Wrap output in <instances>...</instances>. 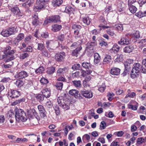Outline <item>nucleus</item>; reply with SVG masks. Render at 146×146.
<instances>
[{
    "label": "nucleus",
    "instance_id": "f257e3e1",
    "mask_svg": "<svg viewBox=\"0 0 146 146\" xmlns=\"http://www.w3.org/2000/svg\"><path fill=\"white\" fill-rule=\"evenodd\" d=\"M15 116L17 121L19 122L21 121L24 122L27 120V117L23 110L17 108L15 110Z\"/></svg>",
    "mask_w": 146,
    "mask_h": 146
},
{
    "label": "nucleus",
    "instance_id": "f03ea898",
    "mask_svg": "<svg viewBox=\"0 0 146 146\" xmlns=\"http://www.w3.org/2000/svg\"><path fill=\"white\" fill-rule=\"evenodd\" d=\"M132 69L139 73L141 71L143 73H146V58L142 60V66L138 63H134Z\"/></svg>",
    "mask_w": 146,
    "mask_h": 146
},
{
    "label": "nucleus",
    "instance_id": "7ed1b4c3",
    "mask_svg": "<svg viewBox=\"0 0 146 146\" xmlns=\"http://www.w3.org/2000/svg\"><path fill=\"white\" fill-rule=\"evenodd\" d=\"M55 56L56 61L58 62H62L65 59L66 54L64 52H62L56 54Z\"/></svg>",
    "mask_w": 146,
    "mask_h": 146
},
{
    "label": "nucleus",
    "instance_id": "20e7f679",
    "mask_svg": "<svg viewBox=\"0 0 146 146\" xmlns=\"http://www.w3.org/2000/svg\"><path fill=\"white\" fill-rule=\"evenodd\" d=\"M13 14L18 17H21L23 15V13L21 12L18 8L16 7H14L10 9Z\"/></svg>",
    "mask_w": 146,
    "mask_h": 146
},
{
    "label": "nucleus",
    "instance_id": "39448f33",
    "mask_svg": "<svg viewBox=\"0 0 146 146\" xmlns=\"http://www.w3.org/2000/svg\"><path fill=\"white\" fill-rule=\"evenodd\" d=\"M20 95V92L17 90H11L8 92V96L11 98H16Z\"/></svg>",
    "mask_w": 146,
    "mask_h": 146
},
{
    "label": "nucleus",
    "instance_id": "423d86ee",
    "mask_svg": "<svg viewBox=\"0 0 146 146\" xmlns=\"http://www.w3.org/2000/svg\"><path fill=\"white\" fill-rule=\"evenodd\" d=\"M130 38L127 36H125L122 38L118 42V43L121 45H128L130 44Z\"/></svg>",
    "mask_w": 146,
    "mask_h": 146
},
{
    "label": "nucleus",
    "instance_id": "0eeeda50",
    "mask_svg": "<svg viewBox=\"0 0 146 146\" xmlns=\"http://www.w3.org/2000/svg\"><path fill=\"white\" fill-rule=\"evenodd\" d=\"M96 45V43L95 42L88 43L87 44L86 50L91 53H93L94 52V46Z\"/></svg>",
    "mask_w": 146,
    "mask_h": 146
},
{
    "label": "nucleus",
    "instance_id": "6e6552de",
    "mask_svg": "<svg viewBox=\"0 0 146 146\" xmlns=\"http://www.w3.org/2000/svg\"><path fill=\"white\" fill-rule=\"evenodd\" d=\"M28 74L25 71H22L17 73L15 76V78L19 79L25 78L28 76Z\"/></svg>",
    "mask_w": 146,
    "mask_h": 146
},
{
    "label": "nucleus",
    "instance_id": "1a4fd4ad",
    "mask_svg": "<svg viewBox=\"0 0 146 146\" xmlns=\"http://www.w3.org/2000/svg\"><path fill=\"white\" fill-rule=\"evenodd\" d=\"M81 93L84 97L88 98H92L93 96L92 92L90 91L81 90Z\"/></svg>",
    "mask_w": 146,
    "mask_h": 146
},
{
    "label": "nucleus",
    "instance_id": "9d476101",
    "mask_svg": "<svg viewBox=\"0 0 146 146\" xmlns=\"http://www.w3.org/2000/svg\"><path fill=\"white\" fill-rule=\"evenodd\" d=\"M38 108L41 117L44 118L46 116V113L44 107L43 106L39 105L38 106Z\"/></svg>",
    "mask_w": 146,
    "mask_h": 146
},
{
    "label": "nucleus",
    "instance_id": "9b49d317",
    "mask_svg": "<svg viewBox=\"0 0 146 146\" xmlns=\"http://www.w3.org/2000/svg\"><path fill=\"white\" fill-rule=\"evenodd\" d=\"M69 93L70 94L74 96L76 98L80 99L82 98L80 94H79L78 91L76 90H71L69 91Z\"/></svg>",
    "mask_w": 146,
    "mask_h": 146
},
{
    "label": "nucleus",
    "instance_id": "f8f14e48",
    "mask_svg": "<svg viewBox=\"0 0 146 146\" xmlns=\"http://www.w3.org/2000/svg\"><path fill=\"white\" fill-rule=\"evenodd\" d=\"M134 49V46L132 45H127L125 46L123 49L124 52L129 53L132 52Z\"/></svg>",
    "mask_w": 146,
    "mask_h": 146
},
{
    "label": "nucleus",
    "instance_id": "ddd939ff",
    "mask_svg": "<svg viewBox=\"0 0 146 146\" xmlns=\"http://www.w3.org/2000/svg\"><path fill=\"white\" fill-rule=\"evenodd\" d=\"M82 48L81 46H79L77 47L76 49L73 50L72 53V56L77 57L79 53V52L82 50Z\"/></svg>",
    "mask_w": 146,
    "mask_h": 146
},
{
    "label": "nucleus",
    "instance_id": "4468645a",
    "mask_svg": "<svg viewBox=\"0 0 146 146\" xmlns=\"http://www.w3.org/2000/svg\"><path fill=\"white\" fill-rule=\"evenodd\" d=\"M11 48L10 46L7 47L4 50V53L6 55L12 54L14 53V51L13 50H10Z\"/></svg>",
    "mask_w": 146,
    "mask_h": 146
},
{
    "label": "nucleus",
    "instance_id": "2eb2a0df",
    "mask_svg": "<svg viewBox=\"0 0 146 146\" xmlns=\"http://www.w3.org/2000/svg\"><path fill=\"white\" fill-rule=\"evenodd\" d=\"M120 70L117 68H113L110 70V73L112 75H118L120 74Z\"/></svg>",
    "mask_w": 146,
    "mask_h": 146
},
{
    "label": "nucleus",
    "instance_id": "dca6fc26",
    "mask_svg": "<svg viewBox=\"0 0 146 146\" xmlns=\"http://www.w3.org/2000/svg\"><path fill=\"white\" fill-rule=\"evenodd\" d=\"M36 6L35 7V9H38V10L44 8L45 4L43 2H40V1L37 0L36 2Z\"/></svg>",
    "mask_w": 146,
    "mask_h": 146
},
{
    "label": "nucleus",
    "instance_id": "f3484780",
    "mask_svg": "<svg viewBox=\"0 0 146 146\" xmlns=\"http://www.w3.org/2000/svg\"><path fill=\"white\" fill-rule=\"evenodd\" d=\"M94 63L95 64H98L100 62L101 57L98 53H96L94 54Z\"/></svg>",
    "mask_w": 146,
    "mask_h": 146
},
{
    "label": "nucleus",
    "instance_id": "a211bd4d",
    "mask_svg": "<svg viewBox=\"0 0 146 146\" xmlns=\"http://www.w3.org/2000/svg\"><path fill=\"white\" fill-rule=\"evenodd\" d=\"M52 31L54 32L59 31L62 28V26L60 25L54 24L52 26Z\"/></svg>",
    "mask_w": 146,
    "mask_h": 146
},
{
    "label": "nucleus",
    "instance_id": "6ab92c4d",
    "mask_svg": "<svg viewBox=\"0 0 146 146\" xmlns=\"http://www.w3.org/2000/svg\"><path fill=\"white\" fill-rule=\"evenodd\" d=\"M42 93L44 97L46 98H49L50 96V92L49 89L45 88L43 89Z\"/></svg>",
    "mask_w": 146,
    "mask_h": 146
},
{
    "label": "nucleus",
    "instance_id": "aec40b11",
    "mask_svg": "<svg viewBox=\"0 0 146 146\" xmlns=\"http://www.w3.org/2000/svg\"><path fill=\"white\" fill-rule=\"evenodd\" d=\"M7 29L10 35L14 34L17 33L18 31L17 28V27H11Z\"/></svg>",
    "mask_w": 146,
    "mask_h": 146
},
{
    "label": "nucleus",
    "instance_id": "412c9836",
    "mask_svg": "<svg viewBox=\"0 0 146 146\" xmlns=\"http://www.w3.org/2000/svg\"><path fill=\"white\" fill-rule=\"evenodd\" d=\"M63 2L62 0H53L52 1L53 6L54 7H59Z\"/></svg>",
    "mask_w": 146,
    "mask_h": 146
},
{
    "label": "nucleus",
    "instance_id": "4be33fe9",
    "mask_svg": "<svg viewBox=\"0 0 146 146\" xmlns=\"http://www.w3.org/2000/svg\"><path fill=\"white\" fill-rule=\"evenodd\" d=\"M129 9L131 12L132 13H135L137 11V9L136 7V5H135L133 4H128Z\"/></svg>",
    "mask_w": 146,
    "mask_h": 146
},
{
    "label": "nucleus",
    "instance_id": "5701e85b",
    "mask_svg": "<svg viewBox=\"0 0 146 146\" xmlns=\"http://www.w3.org/2000/svg\"><path fill=\"white\" fill-rule=\"evenodd\" d=\"M82 65L84 68L89 70L92 68V66L90 62H84L82 63Z\"/></svg>",
    "mask_w": 146,
    "mask_h": 146
},
{
    "label": "nucleus",
    "instance_id": "b1692460",
    "mask_svg": "<svg viewBox=\"0 0 146 146\" xmlns=\"http://www.w3.org/2000/svg\"><path fill=\"white\" fill-rule=\"evenodd\" d=\"M33 20L32 23L33 25L36 26L38 22V17L37 14L36 13L33 15Z\"/></svg>",
    "mask_w": 146,
    "mask_h": 146
},
{
    "label": "nucleus",
    "instance_id": "393cba45",
    "mask_svg": "<svg viewBox=\"0 0 146 146\" xmlns=\"http://www.w3.org/2000/svg\"><path fill=\"white\" fill-rule=\"evenodd\" d=\"M75 11V9L73 8L70 6L66 7L65 12L69 14H74V12Z\"/></svg>",
    "mask_w": 146,
    "mask_h": 146
},
{
    "label": "nucleus",
    "instance_id": "a878e982",
    "mask_svg": "<svg viewBox=\"0 0 146 146\" xmlns=\"http://www.w3.org/2000/svg\"><path fill=\"white\" fill-rule=\"evenodd\" d=\"M82 21L86 25H89L92 21V19L88 16L85 17L83 19Z\"/></svg>",
    "mask_w": 146,
    "mask_h": 146
},
{
    "label": "nucleus",
    "instance_id": "bb28decb",
    "mask_svg": "<svg viewBox=\"0 0 146 146\" xmlns=\"http://www.w3.org/2000/svg\"><path fill=\"white\" fill-rule=\"evenodd\" d=\"M139 74V72H137L132 69L131 72L130 76L131 78L134 79L138 77Z\"/></svg>",
    "mask_w": 146,
    "mask_h": 146
},
{
    "label": "nucleus",
    "instance_id": "cd10ccee",
    "mask_svg": "<svg viewBox=\"0 0 146 146\" xmlns=\"http://www.w3.org/2000/svg\"><path fill=\"white\" fill-rule=\"evenodd\" d=\"M24 37V35L23 33H20L18 35L16 38L15 39V41L17 43H18L20 41L23 39Z\"/></svg>",
    "mask_w": 146,
    "mask_h": 146
},
{
    "label": "nucleus",
    "instance_id": "c85d7f7f",
    "mask_svg": "<svg viewBox=\"0 0 146 146\" xmlns=\"http://www.w3.org/2000/svg\"><path fill=\"white\" fill-rule=\"evenodd\" d=\"M67 71V69L66 67L63 68H59L57 71V73L60 75L62 74Z\"/></svg>",
    "mask_w": 146,
    "mask_h": 146
},
{
    "label": "nucleus",
    "instance_id": "c756f323",
    "mask_svg": "<svg viewBox=\"0 0 146 146\" xmlns=\"http://www.w3.org/2000/svg\"><path fill=\"white\" fill-rule=\"evenodd\" d=\"M63 85L62 82H58L56 83L55 86L57 90H61L62 89Z\"/></svg>",
    "mask_w": 146,
    "mask_h": 146
},
{
    "label": "nucleus",
    "instance_id": "7c9ffc66",
    "mask_svg": "<svg viewBox=\"0 0 146 146\" xmlns=\"http://www.w3.org/2000/svg\"><path fill=\"white\" fill-rule=\"evenodd\" d=\"M6 57L4 60L5 62H9L13 60L14 58V56L12 54L9 55V56L6 55Z\"/></svg>",
    "mask_w": 146,
    "mask_h": 146
},
{
    "label": "nucleus",
    "instance_id": "2f4dec72",
    "mask_svg": "<svg viewBox=\"0 0 146 146\" xmlns=\"http://www.w3.org/2000/svg\"><path fill=\"white\" fill-rule=\"evenodd\" d=\"M138 43L140 44L139 45V48H142L145 46L146 44V39H144L141 40Z\"/></svg>",
    "mask_w": 146,
    "mask_h": 146
},
{
    "label": "nucleus",
    "instance_id": "473e14b6",
    "mask_svg": "<svg viewBox=\"0 0 146 146\" xmlns=\"http://www.w3.org/2000/svg\"><path fill=\"white\" fill-rule=\"evenodd\" d=\"M1 34L4 37H7L10 36L8 29L3 30L1 32Z\"/></svg>",
    "mask_w": 146,
    "mask_h": 146
},
{
    "label": "nucleus",
    "instance_id": "72a5a7b5",
    "mask_svg": "<svg viewBox=\"0 0 146 146\" xmlns=\"http://www.w3.org/2000/svg\"><path fill=\"white\" fill-rule=\"evenodd\" d=\"M111 60V56L109 55H107L103 60V64H106L109 63Z\"/></svg>",
    "mask_w": 146,
    "mask_h": 146
},
{
    "label": "nucleus",
    "instance_id": "f704fd0d",
    "mask_svg": "<svg viewBox=\"0 0 146 146\" xmlns=\"http://www.w3.org/2000/svg\"><path fill=\"white\" fill-rule=\"evenodd\" d=\"M72 83L74 86L76 88H79L81 85V81L80 80H74L72 81Z\"/></svg>",
    "mask_w": 146,
    "mask_h": 146
},
{
    "label": "nucleus",
    "instance_id": "c9c22d12",
    "mask_svg": "<svg viewBox=\"0 0 146 146\" xmlns=\"http://www.w3.org/2000/svg\"><path fill=\"white\" fill-rule=\"evenodd\" d=\"M81 43V41L78 40L76 42H75L72 44L70 46V48L71 49H73L74 48H75L78 46H79Z\"/></svg>",
    "mask_w": 146,
    "mask_h": 146
},
{
    "label": "nucleus",
    "instance_id": "e433bc0d",
    "mask_svg": "<svg viewBox=\"0 0 146 146\" xmlns=\"http://www.w3.org/2000/svg\"><path fill=\"white\" fill-rule=\"evenodd\" d=\"M55 68L53 67H50L47 69L46 72L48 74H50L53 73L55 71Z\"/></svg>",
    "mask_w": 146,
    "mask_h": 146
},
{
    "label": "nucleus",
    "instance_id": "4c0bfd02",
    "mask_svg": "<svg viewBox=\"0 0 146 146\" xmlns=\"http://www.w3.org/2000/svg\"><path fill=\"white\" fill-rule=\"evenodd\" d=\"M87 72L86 71H84L82 69H81V76L83 77H85L88 74H90L91 73V71L90 70L87 71Z\"/></svg>",
    "mask_w": 146,
    "mask_h": 146
},
{
    "label": "nucleus",
    "instance_id": "58836bf2",
    "mask_svg": "<svg viewBox=\"0 0 146 146\" xmlns=\"http://www.w3.org/2000/svg\"><path fill=\"white\" fill-rule=\"evenodd\" d=\"M123 60V55H117V58L115 59L114 61L115 62H121Z\"/></svg>",
    "mask_w": 146,
    "mask_h": 146
},
{
    "label": "nucleus",
    "instance_id": "ea45409f",
    "mask_svg": "<svg viewBox=\"0 0 146 146\" xmlns=\"http://www.w3.org/2000/svg\"><path fill=\"white\" fill-rule=\"evenodd\" d=\"M36 98L39 102H40L44 100V96L42 94H39L36 96Z\"/></svg>",
    "mask_w": 146,
    "mask_h": 146
},
{
    "label": "nucleus",
    "instance_id": "a19ab883",
    "mask_svg": "<svg viewBox=\"0 0 146 146\" xmlns=\"http://www.w3.org/2000/svg\"><path fill=\"white\" fill-rule=\"evenodd\" d=\"M15 84L18 87L20 88L24 84L23 82L21 80H17L15 82Z\"/></svg>",
    "mask_w": 146,
    "mask_h": 146
},
{
    "label": "nucleus",
    "instance_id": "79ce46f5",
    "mask_svg": "<svg viewBox=\"0 0 146 146\" xmlns=\"http://www.w3.org/2000/svg\"><path fill=\"white\" fill-rule=\"evenodd\" d=\"M72 28L74 31H80L81 28V26L79 25L74 24L72 25Z\"/></svg>",
    "mask_w": 146,
    "mask_h": 146
},
{
    "label": "nucleus",
    "instance_id": "37998d69",
    "mask_svg": "<svg viewBox=\"0 0 146 146\" xmlns=\"http://www.w3.org/2000/svg\"><path fill=\"white\" fill-rule=\"evenodd\" d=\"M125 69L129 71L130 68V63L128 61L125 62L124 63Z\"/></svg>",
    "mask_w": 146,
    "mask_h": 146
},
{
    "label": "nucleus",
    "instance_id": "c03bdc74",
    "mask_svg": "<svg viewBox=\"0 0 146 146\" xmlns=\"http://www.w3.org/2000/svg\"><path fill=\"white\" fill-rule=\"evenodd\" d=\"M44 70V68L42 66H41L39 68L35 70V72L36 74H38V73H43V72Z\"/></svg>",
    "mask_w": 146,
    "mask_h": 146
},
{
    "label": "nucleus",
    "instance_id": "a18cd8bd",
    "mask_svg": "<svg viewBox=\"0 0 146 146\" xmlns=\"http://www.w3.org/2000/svg\"><path fill=\"white\" fill-rule=\"evenodd\" d=\"M81 68L80 65L79 64H76L72 66V69L74 70H77L80 69Z\"/></svg>",
    "mask_w": 146,
    "mask_h": 146
},
{
    "label": "nucleus",
    "instance_id": "49530a36",
    "mask_svg": "<svg viewBox=\"0 0 146 146\" xmlns=\"http://www.w3.org/2000/svg\"><path fill=\"white\" fill-rule=\"evenodd\" d=\"M45 48L44 44L41 43H38V44L37 49L38 50L42 51Z\"/></svg>",
    "mask_w": 146,
    "mask_h": 146
},
{
    "label": "nucleus",
    "instance_id": "de8ad7c7",
    "mask_svg": "<svg viewBox=\"0 0 146 146\" xmlns=\"http://www.w3.org/2000/svg\"><path fill=\"white\" fill-rule=\"evenodd\" d=\"M8 138L12 140L11 141V142L17 143V139H16V137L15 136L12 135H9L8 136Z\"/></svg>",
    "mask_w": 146,
    "mask_h": 146
},
{
    "label": "nucleus",
    "instance_id": "09e8293b",
    "mask_svg": "<svg viewBox=\"0 0 146 146\" xmlns=\"http://www.w3.org/2000/svg\"><path fill=\"white\" fill-rule=\"evenodd\" d=\"M106 127V122L104 121H102L100 125V129L101 130L104 129Z\"/></svg>",
    "mask_w": 146,
    "mask_h": 146
},
{
    "label": "nucleus",
    "instance_id": "8fccbe9b",
    "mask_svg": "<svg viewBox=\"0 0 146 146\" xmlns=\"http://www.w3.org/2000/svg\"><path fill=\"white\" fill-rule=\"evenodd\" d=\"M135 15L136 16L139 18H141L144 17L143 12L141 11H139L138 13H136Z\"/></svg>",
    "mask_w": 146,
    "mask_h": 146
},
{
    "label": "nucleus",
    "instance_id": "3c124183",
    "mask_svg": "<svg viewBox=\"0 0 146 146\" xmlns=\"http://www.w3.org/2000/svg\"><path fill=\"white\" fill-rule=\"evenodd\" d=\"M106 89V86L105 84H102L98 89V90L101 92H103Z\"/></svg>",
    "mask_w": 146,
    "mask_h": 146
},
{
    "label": "nucleus",
    "instance_id": "603ef678",
    "mask_svg": "<svg viewBox=\"0 0 146 146\" xmlns=\"http://www.w3.org/2000/svg\"><path fill=\"white\" fill-rule=\"evenodd\" d=\"M40 82L43 84H46L48 83V80L44 78H42L40 80Z\"/></svg>",
    "mask_w": 146,
    "mask_h": 146
},
{
    "label": "nucleus",
    "instance_id": "864d4df0",
    "mask_svg": "<svg viewBox=\"0 0 146 146\" xmlns=\"http://www.w3.org/2000/svg\"><path fill=\"white\" fill-rule=\"evenodd\" d=\"M28 54L27 53L24 52L20 54V58L24 59L28 56Z\"/></svg>",
    "mask_w": 146,
    "mask_h": 146
},
{
    "label": "nucleus",
    "instance_id": "5fc2aeb1",
    "mask_svg": "<svg viewBox=\"0 0 146 146\" xmlns=\"http://www.w3.org/2000/svg\"><path fill=\"white\" fill-rule=\"evenodd\" d=\"M42 54L43 56L45 57H48V51L45 49H44L42 50Z\"/></svg>",
    "mask_w": 146,
    "mask_h": 146
},
{
    "label": "nucleus",
    "instance_id": "6e6d98bb",
    "mask_svg": "<svg viewBox=\"0 0 146 146\" xmlns=\"http://www.w3.org/2000/svg\"><path fill=\"white\" fill-rule=\"evenodd\" d=\"M7 117H9V118L12 117V116H14V113L13 111L11 110H9L8 111L7 114Z\"/></svg>",
    "mask_w": 146,
    "mask_h": 146
},
{
    "label": "nucleus",
    "instance_id": "4d7b16f0",
    "mask_svg": "<svg viewBox=\"0 0 146 146\" xmlns=\"http://www.w3.org/2000/svg\"><path fill=\"white\" fill-rule=\"evenodd\" d=\"M100 24L105 25L107 24V21L105 20V19L102 17H100Z\"/></svg>",
    "mask_w": 146,
    "mask_h": 146
},
{
    "label": "nucleus",
    "instance_id": "13d9d810",
    "mask_svg": "<svg viewBox=\"0 0 146 146\" xmlns=\"http://www.w3.org/2000/svg\"><path fill=\"white\" fill-rule=\"evenodd\" d=\"M105 25L102 24H100V25L98 26V27L100 28V31L102 29L104 30L106 29H107L109 28V27L106 26Z\"/></svg>",
    "mask_w": 146,
    "mask_h": 146
},
{
    "label": "nucleus",
    "instance_id": "bf43d9fd",
    "mask_svg": "<svg viewBox=\"0 0 146 146\" xmlns=\"http://www.w3.org/2000/svg\"><path fill=\"white\" fill-rule=\"evenodd\" d=\"M115 28L118 30H119L120 31L123 30V26L121 24H117L115 25Z\"/></svg>",
    "mask_w": 146,
    "mask_h": 146
},
{
    "label": "nucleus",
    "instance_id": "052dcab7",
    "mask_svg": "<svg viewBox=\"0 0 146 146\" xmlns=\"http://www.w3.org/2000/svg\"><path fill=\"white\" fill-rule=\"evenodd\" d=\"M17 143H19L20 141H22L23 142H27V139L25 138H18L17 139Z\"/></svg>",
    "mask_w": 146,
    "mask_h": 146
},
{
    "label": "nucleus",
    "instance_id": "680f3d73",
    "mask_svg": "<svg viewBox=\"0 0 146 146\" xmlns=\"http://www.w3.org/2000/svg\"><path fill=\"white\" fill-rule=\"evenodd\" d=\"M80 72L77 71L74 73L72 74V76L73 78H77L79 76Z\"/></svg>",
    "mask_w": 146,
    "mask_h": 146
},
{
    "label": "nucleus",
    "instance_id": "e2e57ef3",
    "mask_svg": "<svg viewBox=\"0 0 146 146\" xmlns=\"http://www.w3.org/2000/svg\"><path fill=\"white\" fill-rule=\"evenodd\" d=\"M64 39V34H61L58 36V39L60 41H63Z\"/></svg>",
    "mask_w": 146,
    "mask_h": 146
},
{
    "label": "nucleus",
    "instance_id": "0e129e2a",
    "mask_svg": "<svg viewBox=\"0 0 146 146\" xmlns=\"http://www.w3.org/2000/svg\"><path fill=\"white\" fill-rule=\"evenodd\" d=\"M34 2V0H28L26 2V4L28 5L29 6L32 5Z\"/></svg>",
    "mask_w": 146,
    "mask_h": 146
},
{
    "label": "nucleus",
    "instance_id": "69168bd1",
    "mask_svg": "<svg viewBox=\"0 0 146 146\" xmlns=\"http://www.w3.org/2000/svg\"><path fill=\"white\" fill-rule=\"evenodd\" d=\"M128 108H129L133 110H137V107L136 106H133L131 105H129Z\"/></svg>",
    "mask_w": 146,
    "mask_h": 146
},
{
    "label": "nucleus",
    "instance_id": "338daca9",
    "mask_svg": "<svg viewBox=\"0 0 146 146\" xmlns=\"http://www.w3.org/2000/svg\"><path fill=\"white\" fill-rule=\"evenodd\" d=\"M144 139L143 137L138 138L137 141V143L138 144H141L144 142Z\"/></svg>",
    "mask_w": 146,
    "mask_h": 146
},
{
    "label": "nucleus",
    "instance_id": "774afa93",
    "mask_svg": "<svg viewBox=\"0 0 146 146\" xmlns=\"http://www.w3.org/2000/svg\"><path fill=\"white\" fill-rule=\"evenodd\" d=\"M138 3L140 6H142L143 5L146 3V0H139Z\"/></svg>",
    "mask_w": 146,
    "mask_h": 146
}]
</instances>
